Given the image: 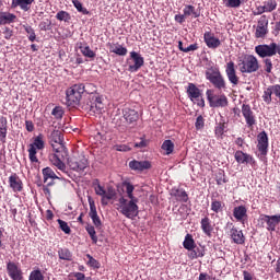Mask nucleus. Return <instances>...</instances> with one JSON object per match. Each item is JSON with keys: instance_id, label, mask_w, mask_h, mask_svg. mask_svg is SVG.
<instances>
[{"instance_id": "f257e3e1", "label": "nucleus", "mask_w": 280, "mask_h": 280, "mask_svg": "<svg viewBox=\"0 0 280 280\" xmlns=\"http://www.w3.org/2000/svg\"><path fill=\"white\" fill-rule=\"evenodd\" d=\"M48 143L55 153L48 154L50 164L61 173L68 175V166L62 162L63 154H66V147H63V135L61 130H52L48 136ZM63 153V154H62Z\"/></svg>"}, {"instance_id": "f03ea898", "label": "nucleus", "mask_w": 280, "mask_h": 280, "mask_svg": "<svg viewBox=\"0 0 280 280\" xmlns=\"http://www.w3.org/2000/svg\"><path fill=\"white\" fill-rule=\"evenodd\" d=\"M126 187V196H120L118 198V211L127 219H133L139 215V199L135 197V186L129 182H124L121 184Z\"/></svg>"}, {"instance_id": "7ed1b4c3", "label": "nucleus", "mask_w": 280, "mask_h": 280, "mask_svg": "<svg viewBox=\"0 0 280 280\" xmlns=\"http://www.w3.org/2000/svg\"><path fill=\"white\" fill-rule=\"evenodd\" d=\"M238 71L242 74H252L259 71V59L253 55H245L238 59Z\"/></svg>"}, {"instance_id": "20e7f679", "label": "nucleus", "mask_w": 280, "mask_h": 280, "mask_svg": "<svg viewBox=\"0 0 280 280\" xmlns=\"http://www.w3.org/2000/svg\"><path fill=\"white\" fill-rule=\"evenodd\" d=\"M86 92L84 84H74L66 91V98L69 107H77L81 105L82 95Z\"/></svg>"}, {"instance_id": "39448f33", "label": "nucleus", "mask_w": 280, "mask_h": 280, "mask_svg": "<svg viewBox=\"0 0 280 280\" xmlns=\"http://www.w3.org/2000/svg\"><path fill=\"white\" fill-rule=\"evenodd\" d=\"M206 80L210 81L213 88L218 89V91L226 90L225 78L221 74L219 68H208V70H206Z\"/></svg>"}, {"instance_id": "423d86ee", "label": "nucleus", "mask_w": 280, "mask_h": 280, "mask_svg": "<svg viewBox=\"0 0 280 280\" xmlns=\"http://www.w3.org/2000/svg\"><path fill=\"white\" fill-rule=\"evenodd\" d=\"M89 159L82 153H74L68 159L69 168L77 173H83L84 170L89 168Z\"/></svg>"}, {"instance_id": "0eeeda50", "label": "nucleus", "mask_w": 280, "mask_h": 280, "mask_svg": "<svg viewBox=\"0 0 280 280\" xmlns=\"http://www.w3.org/2000/svg\"><path fill=\"white\" fill-rule=\"evenodd\" d=\"M206 98L212 108H225L229 106V98L225 94H213V90H206Z\"/></svg>"}, {"instance_id": "6e6552de", "label": "nucleus", "mask_w": 280, "mask_h": 280, "mask_svg": "<svg viewBox=\"0 0 280 280\" xmlns=\"http://www.w3.org/2000/svg\"><path fill=\"white\" fill-rule=\"evenodd\" d=\"M45 149V139L43 135H38L34 138V143L28 145V160L31 163H39L37 159V151Z\"/></svg>"}, {"instance_id": "1a4fd4ad", "label": "nucleus", "mask_w": 280, "mask_h": 280, "mask_svg": "<svg viewBox=\"0 0 280 280\" xmlns=\"http://www.w3.org/2000/svg\"><path fill=\"white\" fill-rule=\"evenodd\" d=\"M187 96L191 100L192 103H196L197 106L203 108L206 106L205 98H202V93L200 89L197 88L194 83H189L186 90Z\"/></svg>"}, {"instance_id": "9d476101", "label": "nucleus", "mask_w": 280, "mask_h": 280, "mask_svg": "<svg viewBox=\"0 0 280 280\" xmlns=\"http://www.w3.org/2000/svg\"><path fill=\"white\" fill-rule=\"evenodd\" d=\"M278 49L277 43L262 44L255 46V52L260 58H269L276 56V50Z\"/></svg>"}, {"instance_id": "9b49d317", "label": "nucleus", "mask_w": 280, "mask_h": 280, "mask_svg": "<svg viewBox=\"0 0 280 280\" xmlns=\"http://www.w3.org/2000/svg\"><path fill=\"white\" fill-rule=\"evenodd\" d=\"M242 117H244L247 128L253 129L257 125V116H255L252 105L242 104Z\"/></svg>"}, {"instance_id": "f8f14e48", "label": "nucleus", "mask_w": 280, "mask_h": 280, "mask_svg": "<svg viewBox=\"0 0 280 280\" xmlns=\"http://www.w3.org/2000/svg\"><path fill=\"white\" fill-rule=\"evenodd\" d=\"M272 95L276 96V101L280 102V84L266 88L262 94V102H265L266 105L272 104Z\"/></svg>"}, {"instance_id": "ddd939ff", "label": "nucleus", "mask_w": 280, "mask_h": 280, "mask_svg": "<svg viewBox=\"0 0 280 280\" xmlns=\"http://www.w3.org/2000/svg\"><path fill=\"white\" fill-rule=\"evenodd\" d=\"M225 75L229 80V83L232 84V88L238 86L240 84V77L236 73V68L233 61H229L225 65Z\"/></svg>"}, {"instance_id": "4468645a", "label": "nucleus", "mask_w": 280, "mask_h": 280, "mask_svg": "<svg viewBox=\"0 0 280 280\" xmlns=\"http://www.w3.org/2000/svg\"><path fill=\"white\" fill-rule=\"evenodd\" d=\"M234 160L238 164H249L253 168L257 167V161H255V158L242 150L234 152Z\"/></svg>"}, {"instance_id": "2eb2a0df", "label": "nucleus", "mask_w": 280, "mask_h": 280, "mask_svg": "<svg viewBox=\"0 0 280 280\" xmlns=\"http://www.w3.org/2000/svg\"><path fill=\"white\" fill-rule=\"evenodd\" d=\"M228 226L231 228L229 235L231 236L232 243L236 245L246 244V236H244V232H242V230L235 228L233 223H229Z\"/></svg>"}, {"instance_id": "dca6fc26", "label": "nucleus", "mask_w": 280, "mask_h": 280, "mask_svg": "<svg viewBox=\"0 0 280 280\" xmlns=\"http://www.w3.org/2000/svg\"><path fill=\"white\" fill-rule=\"evenodd\" d=\"M7 271L11 280H23V270L19 266V262L9 261L7 265Z\"/></svg>"}, {"instance_id": "f3484780", "label": "nucleus", "mask_w": 280, "mask_h": 280, "mask_svg": "<svg viewBox=\"0 0 280 280\" xmlns=\"http://www.w3.org/2000/svg\"><path fill=\"white\" fill-rule=\"evenodd\" d=\"M260 221H262V223L266 224V230H268L270 232H275L276 226H278V224L280 223V215L279 214H276V215L262 214V215H260Z\"/></svg>"}, {"instance_id": "a211bd4d", "label": "nucleus", "mask_w": 280, "mask_h": 280, "mask_svg": "<svg viewBox=\"0 0 280 280\" xmlns=\"http://www.w3.org/2000/svg\"><path fill=\"white\" fill-rule=\"evenodd\" d=\"M257 150L261 156H266L268 154V135L266 131H262L257 135Z\"/></svg>"}, {"instance_id": "6ab92c4d", "label": "nucleus", "mask_w": 280, "mask_h": 280, "mask_svg": "<svg viewBox=\"0 0 280 280\" xmlns=\"http://www.w3.org/2000/svg\"><path fill=\"white\" fill-rule=\"evenodd\" d=\"M131 60H133V65L129 66V72H137L139 71L142 66H144V58H142L141 54L131 51L129 52Z\"/></svg>"}, {"instance_id": "aec40b11", "label": "nucleus", "mask_w": 280, "mask_h": 280, "mask_svg": "<svg viewBox=\"0 0 280 280\" xmlns=\"http://www.w3.org/2000/svg\"><path fill=\"white\" fill-rule=\"evenodd\" d=\"M267 34H268V19L266 18V15H261L260 19H258L257 30L255 31V37L265 38Z\"/></svg>"}, {"instance_id": "412c9836", "label": "nucleus", "mask_w": 280, "mask_h": 280, "mask_svg": "<svg viewBox=\"0 0 280 280\" xmlns=\"http://www.w3.org/2000/svg\"><path fill=\"white\" fill-rule=\"evenodd\" d=\"M9 188H11V190H13L15 194L23 191V180L19 177V175H16V173L9 176Z\"/></svg>"}, {"instance_id": "4be33fe9", "label": "nucleus", "mask_w": 280, "mask_h": 280, "mask_svg": "<svg viewBox=\"0 0 280 280\" xmlns=\"http://www.w3.org/2000/svg\"><path fill=\"white\" fill-rule=\"evenodd\" d=\"M129 168L133 172H144L145 170L152 168V164L149 161H138L133 160L129 162Z\"/></svg>"}, {"instance_id": "5701e85b", "label": "nucleus", "mask_w": 280, "mask_h": 280, "mask_svg": "<svg viewBox=\"0 0 280 280\" xmlns=\"http://www.w3.org/2000/svg\"><path fill=\"white\" fill-rule=\"evenodd\" d=\"M108 51L119 57H126L128 55V48L121 46L119 43H108Z\"/></svg>"}, {"instance_id": "b1692460", "label": "nucleus", "mask_w": 280, "mask_h": 280, "mask_svg": "<svg viewBox=\"0 0 280 280\" xmlns=\"http://www.w3.org/2000/svg\"><path fill=\"white\" fill-rule=\"evenodd\" d=\"M88 215L90 217V219H92L95 229L101 230L102 219H100V215H97V210L95 208V202L93 200H90V212L88 213Z\"/></svg>"}, {"instance_id": "393cba45", "label": "nucleus", "mask_w": 280, "mask_h": 280, "mask_svg": "<svg viewBox=\"0 0 280 280\" xmlns=\"http://www.w3.org/2000/svg\"><path fill=\"white\" fill-rule=\"evenodd\" d=\"M124 119H126V122L128 125H135L137 121H139V112L136 109H130L128 107L122 109Z\"/></svg>"}, {"instance_id": "a878e982", "label": "nucleus", "mask_w": 280, "mask_h": 280, "mask_svg": "<svg viewBox=\"0 0 280 280\" xmlns=\"http://www.w3.org/2000/svg\"><path fill=\"white\" fill-rule=\"evenodd\" d=\"M205 43L210 49H218L221 46L220 38H217L212 32L205 33Z\"/></svg>"}, {"instance_id": "bb28decb", "label": "nucleus", "mask_w": 280, "mask_h": 280, "mask_svg": "<svg viewBox=\"0 0 280 280\" xmlns=\"http://www.w3.org/2000/svg\"><path fill=\"white\" fill-rule=\"evenodd\" d=\"M200 230L206 236L211 237L213 233L212 220L209 217H205L200 220Z\"/></svg>"}, {"instance_id": "cd10ccee", "label": "nucleus", "mask_w": 280, "mask_h": 280, "mask_svg": "<svg viewBox=\"0 0 280 280\" xmlns=\"http://www.w3.org/2000/svg\"><path fill=\"white\" fill-rule=\"evenodd\" d=\"M42 175H43V183H45V184H47V182L49 179L63 180V177L56 175L55 171L52 168H50L49 166L42 170Z\"/></svg>"}, {"instance_id": "c85d7f7f", "label": "nucleus", "mask_w": 280, "mask_h": 280, "mask_svg": "<svg viewBox=\"0 0 280 280\" xmlns=\"http://www.w3.org/2000/svg\"><path fill=\"white\" fill-rule=\"evenodd\" d=\"M232 215L234 217V219H236V221L244 223V221H246L247 219V209L245 206H240L234 208V210L232 211Z\"/></svg>"}, {"instance_id": "c756f323", "label": "nucleus", "mask_w": 280, "mask_h": 280, "mask_svg": "<svg viewBox=\"0 0 280 280\" xmlns=\"http://www.w3.org/2000/svg\"><path fill=\"white\" fill-rule=\"evenodd\" d=\"M16 22V15L10 12L0 11V26L11 25Z\"/></svg>"}, {"instance_id": "7c9ffc66", "label": "nucleus", "mask_w": 280, "mask_h": 280, "mask_svg": "<svg viewBox=\"0 0 280 280\" xmlns=\"http://www.w3.org/2000/svg\"><path fill=\"white\" fill-rule=\"evenodd\" d=\"M8 138V118L1 116L0 117V142L5 144Z\"/></svg>"}, {"instance_id": "2f4dec72", "label": "nucleus", "mask_w": 280, "mask_h": 280, "mask_svg": "<svg viewBox=\"0 0 280 280\" xmlns=\"http://www.w3.org/2000/svg\"><path fill=\"white\" fill-rule=\"evenodd\" d=\"M171 196H173L174 199H176V201H178V202L186 203L189 200V197H188L186 190H184V189H173L171 191Z\"/></svg>"}, {"instance_id": "473e14b6", "label": "nucleus", "mask_w": 280, "mask_h": 280, "mask_svg": "<svg viewBox=\"0 0 280 280\" xmlns=\"http://www.w3.org/2000/svg\"><path fill=\"white\" fill-rule=\"evenodd\" d=\"M180 15L191 16V19H199L200 10L191 4H186V7H184V14Z\"/></svg>"}, {"instance_id": "72a5a7b5", "label": "nucleus", "mask_w": 280, "mask_h": 280, "mask_svg": "<svg viewBox=\"0 0 280 280\" xmlns=\"http://www.w3.org/2000/svg\"><path fill=\"white\" fill-rule=\"evenodd\" d=\"M94 102H96L92 108L88 109V114L90 115H101L103 110V103L102 98L100 97H94Z\"/></svg>"}, {"instance_id": "f704fd0d", "label": "nucleus", "mask_w": 280, "mask_h": 280, "mask_svg": "<svg viewBox=\"0 0 280 280\" xmlns=\"http://www.w3.org/2000/svg\"><path fill=\"white\" fill-rule=\"evenodd\" d=\"M35 0H13V7L21 8L22 11L28 12L30 7L34 3Z\"/></svg>"}, {"instance_id": "c9c22d12", "label": "nucleus", "mask_w": 280, "mask_h": 280, "mask_svg": "<svg viewBox=\"0 0 280 280\" xmlns=\"http://www.w3.org/2000/svg\"><path fill=\"white\" fill-rule=\"evenodd\" d=\"M58 257L60 260L71 261L73 260V254L68 248L58 249Z\"/></svg>"}, {"instance_id": "e433bc0d", "label": "nucleus", "mask_w": 280, "mask_h": 280, "mask_svg": "<svg viewBox=\"0 0 280 280\" xmlns=\"http://www.w3.org/2000/svg\"><path fill=\"white\" fill-rule=\"evenodd\" d=\"M98 196H101V198H102V199H101V203H102L103 206H107L108 202L105 201V199H107V200H113V199H115L116 191H115L114 188H108L107 192H105L104 195H98Z\"/></svg>"}, {"instance_id": "4c0bfd02", "label": "nucleus", "mask_w": 280, "mask_h": 280, "mask_svg": "<svg viewBox=\"0 0 280 280\" xmlns=\"http://www.w3.org/2000/svg\"><path fill=\"white\" fill-rule=\"evenodd\" d=\"M183 245L187 250H194L197 247V245H195L194 235L186 234Z\"/></svg>"}, {"instance_id": "58836bf2", "label": "nucleus", "mask_w": 280, "mask_h": 280, "mask_svg": "<svg viewBox=\"0 0 280 280\" xmlns=\"http://www.w3.org/2000/svg\"><path fill=\"white\" fill-rule=\"evenodd\" d=\"M189 253V259H198L205 257V249L200 247H195L192 249H187Z\"/></svg>"}, {"instance_id": "ea45409f", "label": "nucleus", "mask_w": 280, "mask_h": 280, "mask_svg": "<svg viewBox=\"0 0 280 280\" xmlns=\"http://www.w3.org/2000/svg\"><path fill=\"white\" fill-rule=\"evenodd\" d=\"M161 150L165 152V155L173 154L174 152V143L172 140H165L163 141V144H161Z\"/></svg>"}, {"instance_id": "a19ab883", "label": "nucleus", "mask_w": 280, "mask_h": 280, "mask_svg": "<svg viewBox=\"0 0 280 280\" xmlns=\"http://www.w3.org/2000/svg\"><path fill=\"white\" fill-rule=\"evenodd\" d=\"M79 49H81L82 56L94 59L95 58V52L90 48V46H79Z\"/></svg>"}, {"instance_id": "79ce46f5", "label": "nucleus", "mask_w": 280, "mask_h": 280, "mask_svg": "<svg viewBox=\"0 0 280 280\" xmlns=\"http://www.w3.org/2000/svg\"><path fill=\"white\" fill-rule=\"evenodd\" d=\"M224 207L225 205L222 201L212 199L211 210L213 211V213H220L221 211H223Z\"/></svg>"}, {"instance_id": "37998d69", "label": "nucleus", "mask_w": 280, "mask_h": 280, "mask_svg": "<svg viewBox=\"0 0 280 280\" xmlns=\"http://www.w3.org/2000/svg\"><path fill=\"white\" fill-rule=\"evenodd\" d=\"M93 186H94L95 195L97 196H104L106 192H108V190H105L102 184H100V179H94Z\"/></svg>"}, {"instance_id": "c03bdc74", "label": "nucleus", "mask_w": 280, "mask_h": 280, "mask_svg": "<svg viewBox=\"0 0 280 280\" xmlns=\"http://www.w3.org/2000/svg\"><path fill=\"white\" fill-rule=\"evenodd\" d=\"M22 28H24V32H26V34H28V40L34 43L36 42V32L34 31V28L30 25H22Z\"/></svg>"}, {"instance_id": "a18cd8bd", "label": "nucleus", "mask_w": 280, "mask_h": 280, "mask_svg": "<svg viewBox=\"0 0 280 280\" xmlns=\"http://www.w3.org/2000/svg\"><path fill=\"white\" fill-rule=\"evenodd\" d=\"M85 230H86L88 235L90 236V240H92V243L97 244V235L95 234L94 225L88 224Z\"/></svg>"}, {"instance_id": "49530a36", "label": "nucleus", "mask_w": 280, "mask_h": 280, "mask_svg": "<svg viewBox=\"0 0 280 280\" xmlns=\"http://www.w3.org/2000/svg\"><path fill=\"white\" fill-rule=\"evenodd\" d=\"M55 180H50L47 183V185L37 184V187H42L43 195L47 196V198H50V187L55 186Z\"/></svg>"}, {"instance_id": "de8ad7c7", "label": "nucleus", "mask_w": 280, "mask_h": 280, "mask_svg": "<svg viewBox=\"0 0 280 280\" xmlns=\"http://www.w3.org/2000/svg\"><path fill=\"white\" fill-rule=\"evenodd\" d=\"M74 9H77L78 12H81L83 15H89L90 12L86 8L82 7V3L80 0H72Z\"/></svg>"}, {"instance_id": "09e8293b", "label": "nucleus", "mask_w": 280, "mask_h": 280, "mask_svg": "<svg viewBox=\"0 0 280 280\" xmlns=\"http://www.w3.org/2000/svg\"><path fill=\"white\" fill-rule=\"evenodd\" d=\"M56 20L68 23L71 20V15H69V12L60 11L56 13Z\"/></svg>"}, {"instance_id": "8fccbe9b", "label": "nucleus", "mask_w": 280, "mask_h": 280, "mask_svg": "<svg viewBox=\"0 0 280 280\" xmlns=\"http://www.w3.org/2000/svg\"><path fill=\"white\" fill-rule=\"evenodd\" d=\"M50 115H52V117H55V119H62V117H63L62 106H56L55 108H52V112L50 113Z\"/></svg>"}, {"instance_id": "3c124183", "label": "nucleus", "mask_w": 280, "mask_h": 280, "mask_svg": "<svg viewBox=\"0 0 280 280\" xmlns=\"http://www.w3.org/2000/svg\"><path fill=\"white\" fill-rule=\"evenodd\" d=\"M265 5H261L259 8H265V9H269V10H272V11H276L278 9V1L276 0H266Z\"/></svg>"}, {"instance_id": "603ef678", "label": "nucleus", "mask_w": 280, "mask_h": 280, "mask_svg": "<svg viewBox=\"0 0 280 280\" xmlns=\"http://www.w3.org/2000/svg\"><path fill=\"white\" fill-rule=\"evenodd\" d=\"M95 97H92L91 100H88L86 103H82L81 108L84 112H89L95 105Z\"/></svg>"}, {"instance_id": "864d4df0", "label": "nucleus", "mask_w": 280, "mask_h": 280, "mask_svg": "<svg viewBox=\"0 0 280 280\" xmlns=\"http://www.w3.org/2000/svg\"><path fill=\"white\" fill-rule=\"evenodd\" d=\"M57 222H58V225H60V230L63 231V233H66V234L71 233V229L69 228L68 222H66L61 219H58Z\"/></svg>"}, {"instance_id": "5fc2aeb1", "label": "nucleus", "mask_w": 280, "mask_h": 280, "mask_svg": "<svg viewBox=\"0 0 280 280\" xmlns=\"http://www.w3.org/2000/svg\"><path fill=\"white\" fill-rule=\"evenodd\" d=\"M88 265L92 268L100 269V261L95 260L93 256L86 254Z\"/></svg>"}, {"instance_id": "6e6d98bb", "label": "nucleus", "mask_w": 280, "mask_h": 280, "mask_svg": "<svg viewBox=\"0 0 280 280\" xmlns=\"http://www.w3.org/2000/svg\"><path fill=\"white\" fill-rule=\"evenodd\" d=\"M28 280H45V277L43 276L42 271L34 270L30 273Z\"/></svg>"}, {"instance_id": "4d7b16f0", "label": "nucleus", "mask_w": 280, "mask_h": 280, "mask_svg": "<svg viewBox=\"0 0 280 280\" xmlns=\"http://www.w3.org/2000/svg\"><path fill=\"white\" fill-rule=\"evenodd\" d=\"M225 8L236 9L242 4L241 0H225Z\"/></svg>"}, {"instance_id": "13d9d810", "label": "nucleus", "mask_w": 280, "mask_h": 280, "mask_svg": "<svg viewBox=\"0 0 280 280\" xmlns=\"http://www.w3.org/2000/svg\"><path fill=\"white\" fill-rule=\"evenodd\" d=\"M215 182L219 186L226 184V177H225L224 171H219Z\"/></svg>"}, {"instance_id": "bf43d9fd", "label": "nucleus", "mask_w": 280, "mask_h": 280, "mask_svg": "<svg viewBox=\"0 0 280 280\" xmlns=\"http://www.w3.org/2000/svg\"><path fill=\"white\" fill-rule=\"evenodd\" d=\"M205 128V118L202 116H198L195 121V129L202 130Z\"/></svg>"}, {"instance_id": "052dcab7", "label": "nucleus", "mask_w": 280, "mask_h": 280, "mask_svg": "<svg viewBox=\"0 0 280 280\" xmlns=\"http://www.w3.org/2000/svg\"><path fill=\"white\" fill-rule=\"evenodd\" d=\"M51 22L49 19L39 23V30L43 32H47L50 30Z\"/></svg>"}, {"instance_id": "680f3d73", "label": "nucleus", "mask_w": 280, "mask_h": 280, "mask_svg": "<svg viewBox=\"0 0 280 280\" xmlns=\"http://www.w3.org/2000/svg\"><path fill=\"white\" fill-rule=\"evenodd\" d=\"M198 49H199L198 44H191L187 47H184V49H179V51L188 54V52H192V51L198 50Z\"/></svg>"}, {"instance_id": "e2e57ef3", "label": "nucleus", "mask_w": 280, "mask_h": 280, "mask_svg": "<svg viewBox=\"0 0 280 280\" xmlns=\"http://www.w3.org/2000/svg\"><path fill=\"white\" fill-rule=\"evenodd\" d=\"M264 62H265V72L272 73V59L266 58Z\"/></svg>"}, {"instance_id": "0e129e2a", "label": "nucleus", "mask_w": 280, "mask_h": 280, "mask_svg": "<svg viewBox=\"0 0 280 280\" xmlns=\"http://www.w3.org/2000/svg\"><path fill=\"white\" fill-rule=\"evenodd\" d=\"M189 18H191V16L190 15L176 14V15H174V21H176V23H179L182 25L186 22V19H189Z\"/></svg>"}, {"instance_id": "69168bd1", "label": "nucleus", "mask_w": 280, "mask_h": 280, "mask_svg": "<svg viewBox=\"0 0 280 280\" xmlns=\"http://www.w3.org/2000/svg\"><path fill=\"white\" fill-rule=\"evenodd\" d=\"M148 147V140L140 138V142H136L133 148L135 149H144Z\"/></svg>"}, {"instance_id": "338daca9", "label": "nucleus", "mask_w": 280, "mask_h": 280, "mask_svg": "<svg viewBox=\"0 0 280 280\" xmlns=\"http://www.w3.org/2000/svg\"><path fill=\"white\" fill-rule=\"evenodd\" d=\"M224 132H225V125L219 124V126L215 127V136L222 137Z\"/></svg>"}, {"instance_id": "774afa93", "label": "nucleus", "mask_w": 280, "mask_h": 280, "mask_svg": "<svg viewBox=\"0 0 280 280\" xmlns=\"http://www.w3.org/2000/svg\"><path fill=\"white\" fill-rule=\"evenodd\" d=\"M270 12H273V10H270L268 8L257 7V12H255L254 14L255 15H261V14L270 13Z\"/></svg>"}]
</instances>
